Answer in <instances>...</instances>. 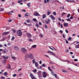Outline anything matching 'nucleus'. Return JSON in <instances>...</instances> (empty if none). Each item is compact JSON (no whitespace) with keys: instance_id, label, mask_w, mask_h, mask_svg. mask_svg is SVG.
Masks as SVG:
<instances>
[{"instance_id":"nucleus-55","label":"nucleus","mask_w":79,"mask_h":79,"mask_svg":"<svg viewBox=\"0 0 79 79\" xmlns=\"http://www.w3.org/2000/svg\"><path fill=\"white\" fill-rule=\"evenodd\" d=\"M65 32H66V33H67V34L69 33V31L67 30H65Z\"/></svg>"},{"instance_id":"nucleus-14","label":"nucleus","mask_w":79,"mask_h":79,"mask_svg":"<svg viewBox=\"0 0 79 79\" xmlns=\"http://www.w3.org/2000/svg\"><path fill=\"white\" fill-rule=\"evenodd\" d=\"M27 34L28 37H31V35L30 33H27Z\"/></svg>"},{"instance_id":"nucleus-3","label":"nucleus","mask_w":79,"mask_h":79,"mask_svg":"<svg viewBox=\"0 0 79 79\" xmlns=\"http://www.w3.org/2000/svg\"><path fill=\"white\" fill-rule=\"evenodd\" d=\"M21 51L23 52V53H26L27 52V50L24 48H22L21 49Z\"/></svg>"},{"instance_id":"nucleus-54","label":"nucleus","mask_w":79,"mask_h":79,"mask_svg":"<svg viewBox=\"0 0 79 79\" xmlns=\"http://www.w3.org/2000/svg\"><path fill=\"white\" fill-rule=\"evenodd\" d=\"M44 3H45V4H46L47 3V1H46V0H44Z\"/></svg>"},{"instance_id":"nucleus-51","label":"nucleus","mask_w":79,"mask_h":79,"mask_svg":"<svg viewBox=\"0 0 79 79\" xmlns=\"http://www.w3.org/2000/svg\"><path fill=\"white\" fill-rule=\"evenodd\" d=\"M35 26L37 27H39V25L38 24H36V25H35Z\"/></svg>"},{"instance_id":"nucleus-17","label":"nucleus","mask_w":79,"mask_h":79,"mask_svg":"<svg viewBox=\"0 0 79 79\" xmlns=\"http://www.w3.org/2000/svg\"><path fill=\"white\" fill-rule=\"evenodd\" d=\"M32 72H33V73H36L37 71V70L36 69H34V70H32Z\"/></svg>"},{"instance_id":"nucleus-34","label":"nucleus","mask_w":79,"mask_h":79,"mask_svg":"<svg viewBox=\"0 0 79 79\" xmlns=\"http://www.w3.org/2000/svg\"><path fill=\"white\" fill-rule=\"evenodd\" d=\"M28 41H29V42H33V41L31 39H29Z\"/></svg>"},{"instance_id":"nucleus-49","label":"nucleus","mask_w":79,"mask_h":79,"mask_svg":"<svg viewBox=\"0 0 79 79\" xmlns=\"http://www.w3.org/2000/svg\"><path fill=\"white\" fill-rule=\"evenodd\" d=\"M53 15H56V13L55 12H54L53 13Z\"/></svg>"},{"instance_id":"nucleus-1","label":"nucleus","mask_w":79,"mask_h":79,"mask_svg":"<svg viewBox=\"0 0 79 79\" xmlns=\"http://www.w3.org/2000/svg\"><path fill=\"white\" fill-rule=\"evenodd\" d=\"M32 60L34 58V57L31 53H29V54L26 53L25 56V60H27L28 58Z\"/></svg>"},{"instance_id":"nucleus-22","label":"nucleus","mask_w":79,"mask_h":79,"mask_svg":"<svg viewBox=\"0 0 79 79\" xmlns=\"http://www.w3.org/2000/svg\"><path fill=\"white\" fill-rule=\"evenodd\" d=\"M49 11V10H48L47 15H49L50 14H51V11L49 12L48 11Z\"/></svg>"},{"instance_id":"nucleus-18","label":"nucleus","mask_w":79,"mask_h":79,"mask_svg":"<svg viewBox=\"0 0 79 79\" xmlns=\"http://www.w3.org/2000/svg\"><path fill=\"white\" fill-rule=\"evenodd\" d=\"M6 68L8 69H10V64H8V66L6 67Z\"/></svg>"},{"instance_id":"nucleus-59","label":"nucleus","mask_w":79,"mask_h":79,"mask_svg":"<svg viewBox=\"0 0 79 79\" xmlns=\"http://www.w3.org/2000/svg\"><path fill=\"white\" fill-rule=\"evenodd\" d=\"M10 29V28L9 27H7L6 28V30H8V29Z\"/></svg>"},{"instance_id":"nucleus-41","label":"nucleus","mask_w":79,"mask_h":79,"mask_svg":"<svg viewBox=\"0 0 79 79\" xmlns=\"http://www.w3.org/2000/svg\"><path fill=\"white\" fill-rule=\"evenodd\" d=\"M70 16V14H68V15H67V17L68 18H69Z\"/></svg>"},{"instance_id":"nucleus-57","label":"nucleus","mask_w":79,"mask_h":79,"mask_svg":"<svg viewBox=\"0 0 79 79\" xmlns=\"http://www.w3.org/2000/svg\"><path fill=\"white\" fill-rule=\"evenodd\" d=\"M22 11H23L24 12H26V10L24 9L22 10Z\"/></svg>"},{"instance_id":"nucleus-15","label":"nucleus","mask_w":79,"mask_h":79,"mask_svg":"<svg viewBox=\"0 0 79 79\" xmlns=\"http://www.w3.org/2000/svg\"><path fill=\"white\" fill-rule=\"evenodd\" d=\"M38 75L39 77H41V72L40 71H38Z\"/></svg>"},{"instance_id":"nucleus-61","label":"nucleus","mask_w":79,"mask_h":79,"mask_svg":"<svg viewBox=\"0 0 79 79\" xmlns=\"http://www.w3.org/2000/svg\"><path fill=\"white\" fill-rule=\"evenodd\" d=\"M45 22L47 23V24H48V23H48V22L47 21H45Z\"/></svg>"},{"instance_id":"nucleus-43","label":"nucleus","mask_w":79,"mask_h":79,"mask_svg":"<svg viewBox=\"0 0 79 79\" xmlns=\"http://www.w3.org/2000/svg\"><path fill=\"white\" fill-rule=\"evenodd\" d=\"M73 19V16H71L69 18V19Z\"/></svg>"},{"instance_id":"nucleus-44","label":"nucleus","mask_w":79,"mask_h":79,"mask_svg":"<svg viewBox=\"0 0 79 79\" xmlns=\"http://www.w3.org/2000/svg\"><path fill=\"white\" fill-rule=\"evenodd\" d=\"M74 61L75 62H77L78 61V60L77 59H74Z\"/></svg>"},{"instance_id":"nucleus-37","label":"nucleus","mask_w":79,"mask_h":79,"mask_svg":"<svg viewBox=\"0 0 79 79\" xmlns=\"http://www.w3.org/2000/svg\"><path fill=\"white\" fill-rule=\"evenodd\" d=\"M62 72L64 73H67V71H66V70H62Z\"/></svg>"},{"instance_id":"nucleus-46","label":"nucleus","mask_w":79,"mask_h":79,"mask_svg":"<svg viewBox=\"0 0 79 79\" xmlns=\"http://www.w3.org/2000/svg\"><path fill=\"white\" fill-rule=\"evenodd\" d=\"M48 53H51V54H52V52H51V51H48Z\"/></svg>"},{"instance_id":"nucleus-35","label":"nucleus","mask_w":79,"mask_h":79,"mask_svg":"<svg viewBox=\"0 0 79 79\" xmlns=\"http://www.w3.org/2000/svg\"><path fill=\"white\" fill-rule=\"evenodd\" d=\"M54 76L56 78H57V76L56 74H54Z\"/></svg>"},{"instance_id":"nucleus-13","label":"nucleus","mask_w":79,"mask_h":79,"mask_svg":"<svg viewBox=\"0 0 79 79\" xmlns=\"http://www.w3.org/2000/svg\"><path fill=\"white\" fill-rule=\"evenodd\" d=\"M35 67L37 68L39 66V64H38V63L37 62H35Z\"/></svg>"},{"instance_id":"nucleus-16","label":"nucleus","mask_w":79,"mask_h":79,"mask_svg":"<svg viewBox=\"0 0 79 79\" xmlns=\"http://www.w3.org/2000/svg\"><path fill=\"white\" fill-rule=\"evenodd\" d=\"M37 47V45H34L31 46V47L33 48H35Z\"/></svg>"},{"instance_id":"nucleus-62","label":"nucleus","mask_w":79,"mask_h":79,"mask_svg":"<svg viewBox=\"0 0 79 79\" xmlns=\"http://www.w3.org/2000/svg\"><path fill=\"white\" fill-rule=\"evenodd\" d=\"M42 63V61H41V60L40 61V62H39V64H41Z\"/></svg>"},{"instance_id":"nucleus-23","label":"nucleus","mask_w":79,"mask_h":79,"mask_svg":"<svg viewBox=\"0 0 79 79\" xmlns=\"http://www.w3.org/2000/svg\"><path fill=\"white\" fill-rule=\"evenodd\" d=\"M4 10L3 8H0V12H2L4 11Z\"/></svg>"},{"instance_id":"nucleus-29","label":"nucleus","mask_w":79,"mask_h":79,"mask_svg":"<svg viewBox=\"0 0 79 79\" xmlns=\"http://www.w3.org/2000/svg\"><path fill=\"white\" fill-rule=\"evenodd\" d=\"M46 17V15L45 14H44L43 15L42 18L43 19H44L45 18V17Z\"/></svg>"},{"instance_id":"nucleus-53","label":"nucleus","mask_w":79,"mask_h":79,"mask_svg":"<svg viewBox=\"0 0 79 79\" xmlns=\"http://www.w3.org/2000/svg\"><path fill=\"white\" fill-rule=\"evenodd\" d=\"M21 15L20 14H19L18 15V17H19V18H21Z\"/></svg>"},{"instance_id":"nucleus-12","label":"nucleus","mask_w":79,"mask_h":79,"mask_svg":"<svg viewBox=\"0 0 79 79\" xmlns=\"http://www.w3.org/2000/svg\"><path fill=\"white\" fill-rule=\"evenodd\" d=\"M68 24H69L68 23H64L63 25L64 27H67L68 26Z\"/></svg>"},{"instance_id":"nucleus-60","label":"nucleus","mask_w":79,"mask_h":79,"mask_svg":"<svg viewBox=\"0 0 79 79\" xmlns=\"http://www.w3.org/2000/svg\"><path fill=\"white\" fill-rule=\"evenodd\" d=\"M70 54L71 55H73V52H70Z\"/></svg>"},{"instance_id":"nucleus-28","label":"nucleus","mask_w":79,"mask_h":79,"mask_svg":"<svg viewBox=\"0 0 79 79\" xmlns=\"http://www.w3.org/2000/svg\"><path fill=\"white\" fill-rule=\"evenodd\" d=\"M76 48H79V44H78L75 46Z\"/></svg>"},{"instance_id":"nucleus-64","label":"nucleus","mask_w":79,"mask_h":79,"mask_svg":"<svg viewBox=\"0 0 79 79\" xmlns=\"http://www.w3.org/2000/svg\"><path fill=\"white\" fill-rule=\"evenodd\" d=\"M47 20L48 22H50V19H48Z\"/></svg>"},{"instance_id":"nucleus-27","label":"nucleus","mask_w":79,"mask_h":79,"mask_svg":"<svg viewBox=\"0 0 79 79\" xmlns=\"http://www.w3.org/2000/svg\"><path fill=\"white\" fill-rule=\"evenodd\" d=\"M12 31L13 32V33L14 34H15V32H16V30H15L14 29H12Z\"/></svg>"},{"instance_id":"nucleus-45","label":"nucleus","mask_w":79,"mask_h":79,"mask_svg":"<svg viewBox=\"0 0 79 79\" xmlns=\"http://www.w3.org/2000/svg\"><path fill=\"white\" fill-rule=\"evenodd\" d=\"M52 54L53 55V56H56V55L53 52H52Z\"/></svg>"},{"instance_id":"nucleus-24","label":"nucleus","mask_w":79,"mask_h":79,"mask_svg":"<svg viewBox=\"0 0 79 79\" xmlns=\"http://www.w3.org/2000/svg\"><path fill=\"white\" fill-rule=\"evenodd\" d=\"M4 76H6L8 75L7 73L6 72H4Z\"/></svg>"},{"instance_id":"nucleus-36","label":"nucleus","mask_w":79,"mask_h":79,"mask_svg":"<svg viewBox=\"0 0 79 79\" xmlns=\"http://www.w3.org/2000/svg\"><path fill=\"white\" fill-rule=\"evenodd\" d=\"M42 66L43 67H46V65H45V64H43L42 65Z\"/></svg>"},{"instance_id":"nucleus-32","label":"nucleus","mask_w":79,"mask_h":79,"mask_svg":"<svg viewBox=\"0 0 79 79\" xmlns=\"http://www.w3.org/2000/svg\"><path fill=\"white\" fill-rule=\"evenodd\" d=\"M17 76V74H14L12 76L13 77H15Z\"/></svg>"},{"instance_id":"nucleus-6","label":"nucleus","mask_w":79,"mask_h":79,"mask_svg":"<svg viewBox=\"0 0 79 79\" xmlns=\"http://www.w3.org/2000/svg\"><path fill=\"white\" fill-rule=\"evenodd\" d=\"M10 33L9 31H7V32H3L2 34V35H7V34H9Z\"/></svg>"},{"instance_id":"nucleus-30","label":"nucleus","mask_w":79,"mask_h":79,"mask_svg":"<svg viewBox=\"0 0 79 79\" xmlns=\"http://www.w3.org/2000/svg\"><path fill=\"white\" fill-rule=\"evenodd\" d=\"M48 69L50 71H51V72H52V69H50V67H48Z\"/></svg>"},{"instance_id":"nucleus-47","label":"nucleus","mask_w":79,"mask_h":79,"mask_svg":"<svg viewBox=\"0 0 79 79\" xmlns=\"http://www.w3.org/2000/svg\"><path fill=\"white\" fill-rule=\"evenodd\" d=\"M1 79H5V78L4 77L2 76L1 77Z\"/></svg>"},{"instance_id":"nucleus-7","label":"nucleus","mask_w":79,"mask_h":79,"mask_svg":"<svg viewBox=\"0 0 79 79\" xmlns=\"http://www.w3.org/2000/svg\"><path fill=\"white\" fill-rule=\"evenodd\" d=\"M2 58L6 60V59H8L9 58V57L8 56H2Z\"/></svg>"},{"instance_id":"nucleus-21","label":"nucleus","mask_w":79,"mask_h":79,"mask_svg":"<svg viewBox=\"0 0 79 79\" xmlns=\"http://www.w3.org/2000/svg\"><path fill=\"white\" fill-rule=\"evenodd\" d=\"M32 64H34L35 62V59H33L32 60Z\"/></svg>"},{"instance_id":"nucleus-11","label":"nucleus","mask_w":79,"mask_h":79,"mask_svg":"<svg viewBox=\"0 0 79 79\" xmlns=\"http://www.w3.org/2000/svg\"><path fill=\"white\" fill-rule=\"evenodd\" d=\"M6 61L7 60H4L2 63L3 65H4L6 64Z\"/></svg>"},{"instance_id":"nucleus-50","label":"nucleus","mask_w":79,"mask_h":79,"mask_svg":"<svg viewBox=\"0 0 79 79\" xmlns=\"http://www.w3.org/2000/svg\"><path fill=\"white\" fill-rule=\"evenodd\" d=\"M44 56L48 58H49V56H48L47 55H45Z\"/></svg>"},{"instance_id":"nucleus-56","label":"nucleus","mask_w":79,"mask_h":79,"mask_svg":"<svg viewBox=\"0 0 79 79\" xmlns=\"http://www.w3.org/2000/svg\"><path fill=\"white\" fill-rule=\"evenodd\" d=\"M12 21V19H9L8 20V22H11Z\"/></svg>"},{"instance_id":"nucleus-31","label":"nucleus","mask_w":79,"mask_h":79,"mask_svg":"<svg viewBox=\"0 0 79 79\" xmlns=\"http://www.w3.org/2000/svg\"><path fill=\"white\" fill-rule=\"evenodd\" d=\"M71 39L72 38L71 37H70L68 39V40L69 41H70L71 40Z\"/></svg>"},{"instance_id":"nucleus-40","label":"nucleus","mask_w":79,"mask_h":79,"mask_svg":"<svg viewBox=\"0 0 79 79\" xmlns=\"http://www.w3.org/2000/svg\"><path fill=\"white\" fill-rule=\"evenodd\" d=\"M15 39V37H14V36H13L12 37V38H11V40H14V39Z\"/></svg>"},{"instance_id":"nucleus-5","label":"nucleus","mask_w":79,"mask_h":79,"mask_svg":"<svg viewBox=\"0 0 79 79\" xmlns=\"http://www.w3.org/2000/svg\"><path fill=\"white\" fill-rule=\"evenodd\" d=\"M30 77H31V79H37L33 75L32 73H30Z\"/></svg>"},{"instance_id":"nucleus-4","label":"nucleus","mask_w":79,"mask_h":79,"mask_svg":"<svg viewBox=\"0 0 79 79\" xmlns=\"http://www.w3.org/2000/svg\"><path fill=\"white\" fill-rule=\"evenodd\" d=\"M42 76L43 77L46 78L47 76V73L45 72H43Z\"/></svg>"},{"instance_id":"nucleus-58","label":"nucleus","mask_w":79,"mask_h":79,"mask_svg":"<svg viewBox=\"0 0 79 79\" xmlns=\"http://www.w3.org/2000/svg\"><path fill=\"white\" fill-rule=\"evenodd\" d=\"M39 24L40 25H42V23H41L40 22H39Z\"/></svg>"},{"instance_id":"nucleus-33","label":"nucleus","mask_w":79,"mask_h":79,"mask_svg":"<svg viewBox=\"0 0 79 79\" xmlns=\"http://www.w3.org/2000/svg\"><path fill=\"white\" fill-rule=\"evenodd\" d=\"M25 15L27 17L29 16L28 14V13H26Z\"/></svg>"},{"instance_id":"nucleus-63","label":"nucleus","mask_w":79,"mask_h":79,"mask_svg":"<svg viewBox=\"0 0 79 79\" xmlns=\"http://www.w3.org/2000/svg\"><path fill=\"white\" fill-rule=\"evenodd\" d=\"M67 20L68 21H71V20L70 19H67Z\"/></svg>"},{"instance_id":"nucleus-9","label":"nucleus","mask_w":79,"mask_h":79,"mask_svg":"<svg viewBox=\"0 0 79 79\" xmlns=\"http://www.w3.org/2000/svg\"><path fill=\"white\" fill-rule=\"evenodd\" d=\"M14 50L16 51H18V50H19V48L18 47L15 46L14 47Z\"/></svg>"},{"instance_id":"nucleus-2","label":"nucleus","mask_w":79,"mask_h":79,"mask_svg":"<svg viewBox=\"0 0 79 79\" xmlns=\"http://www.w3.org/2000/svg\"><path fill=\"white\" fill-rule=\"evenodd\" d=\"M17 34L18 36L21 37L23 35V33L21 30H18L17 32Z\"/></svg>"},{"instance_id":"nucleus-52","label":"nucleus","mask_w":79,"mask_h":79,"mask_svg":"<svg viewBox=\"0 0 79 79\" xmlns=\"http://www.w3.org/2000/svg\"><path fill=\"white\" fill-rule=\"evenodd\" d=\"M45 28L46 29H47V28H48V26H47L46 25H45Z\"/></svg>"},{"instance_id":"nucleus-19","label":"nucleus","mask_w":79,"mask_h":79,"mask_svg":"<svg viewBox=\"0 0 79 79\" xmlns=\"http://www.w3.org/2000/svg\"><path fill=\"white\" fill-rule=\"evenodd\" d=\"M11 58L12 59L14 60H15L16 59V58L15 56H12Z\"/></svg>"},{"instance_id":"nucleus-26","label":"nucleus","mask_w":79,"mask_h":79,"mask_svg":"<svg viewBox=\"0 0 79 79\" xmlns=\"http://www.w3.org/2000/svg\"><path fill=\"white\" fill-rule=\"evenodd\" d=\"M26 21L28 23H30L31 22V21L30 20V19H27V20H26Z\"/></svg>"},{"instance_id":"nucleus-42","label":"nucleus","mask_w":79,"mask_h":79,"mask_svg":"<svg viewBox=\"0 0 79 79\" xmlns=\"http://www.w3.org/2000/svg\"><path fill=\"white\" fill-rule=\"evenodd\" d=\"M65 14H66V13L63 12V14H61V16H63L64 15H65Z\"/></svg>"},{"instance_id":"nucleus-25","label":"nucleus","mask_w":79,"mask_h":79,"mask_svg":"<svg viewBox=\"0 0 79 79\" xmlns=\"http://www.w3.org/2000/svg\"><path fill=\"white\" fill-rule=\"evenodd\" d=\"M62 37H63V38H65L66 37V35H65L64 34H63Z\"/></svg>"},{"instance_id":"nucleus-48","label":"nucleus","mask_w":79,"mask_h":79,"mask_svg":"<svg viewBox=\"0 0 79 79\" xmlns=\"http://www.w3.org/2000/svg\"><path fill=\"white\" fill-rule=\"evenodd\" d=\"M22 0H20V1H18V3H20L21 2H22Z\"/></svg>"},{"instance_id":"nucleus-20","label":"nucleus","mask_w":79,"mask_h":79,"mask_svg":"<svg viewBox=\"0 0 79 79\" xmlns=\"http://www.w3.org/2000/svg\"><path fill=\"white\" fill-rule=\"evenodd\" d=\"M31 5V2H29L27 4V6L28 7H30V6Z\"/></svg>"},{"instance_id":"nucleus-8","label":"nucleus","mask_w":79,"mask_h":79,"mask_svg":"<svg viewBox=\"0 0 79 79\" xmlns=\"http://www.w3.org/2000/svg\"><path fill=\"white\" fill-rule=\"evenodd\" d=\"M34 15L35 16H40V15H39L38 13V12H34Z\"/></svg>"},{"instance_id":"nucleus-38","label":"nucleus","mask_w":79,"mask_h":79,"mask_svg":"<svg viewBox=\"0 0 79 79\" xmlns=\"http://www.w3.org/2000/svg\"><path fill=\"white\" fill-rule=\"evenodd\" d=\"M33 20L34 21V22H36V21H37V20L36 19L34 18V19H33Z\"/></svg>"},{"instance_id":"nucleus-39","label":"nucleus","mask_w":79,"mask_h":79,"mask_svg":"<svg viewBox=\"0 0 79 79\" xmlns=\"http://www.w3.org/2000/svg\"><path fill=\"white\" fill-rule=\"evenodd\" d=\"M65 40V41H66V44H69V42H68V41L67 40H66V39Z\"/></svg>"},{"instance_id":"nucleus-10","label":"nucleus","mask_w":79,"mask_h":79,"mask_svg":"<svg viewBox=\"0 0 79 79\" xmlns=\"http://www.w3.org/2000/svg\"><path fill=\"white\" fill-rule=\"evenodd\" d=\"M50 18L53 20H54L55 19V17L52 15H50Z\"/></svg>"}]
</instances>
